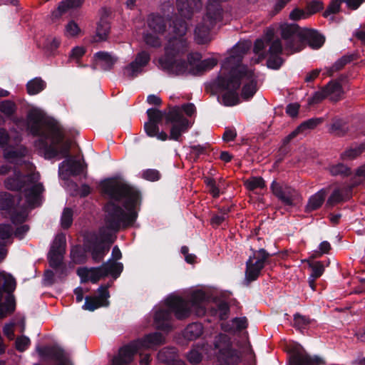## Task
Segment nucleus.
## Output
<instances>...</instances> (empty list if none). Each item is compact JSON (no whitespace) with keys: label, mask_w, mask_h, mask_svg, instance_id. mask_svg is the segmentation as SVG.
Masks as SVG:
<instances>
[{"label":"nucleus","mask_w":365,"mask_h":365,"mask_svg":"<svg viewBox=\"0 0 365 365\" xmlns=\"http://www.w3.org/2000/svg\"><path fill=\"white\" fill-rule=\"evenodd\" d=\"M178 13L173 15L174 8L169 2L161 7L162 14H150L146 19L148 30L143 38L146 45L160 48L163 44L162 36L169 24L172 35L165 46V53L157 61V66L169 74H179L186 70V64L177 58L180 53L187 51L188 43L185 38L187 24L185 19H190L193 14L202 8V0H176Z\"/></svg>","instance_id":"obj_1"},{"label":"nucleus","mask_w":365,"mask_h":365,"mask_svg":"<svg viewBox=\"0 0 365 365\" xmlns=\"http://www.w3.org/2000/svg\"><path fill=\"white\" fill-rule=\"evenodd\" d=\"M101 187L103 192L112 200L122 202L126 211L115 202H109L106 205L105 226L100 229L98 235L88 247L93 260L96 263L101 262L108 252L113 242L112 232L133 225L138 217L136 207L140 202L139 191L124 182L108 180L104 181Z\"/></svg>","instance_id":"obj_2"},{"label":"nucleus","mask_w":365,"mask_h":365,"mask_svg":"<svg viewBox=\"0 0 365 365\" xmlns=\"http://www.w3.org/2000/svg\"><path fill=\"white\" fill-rule=\"evenodd\" d=\"M28 126L34 135L38 136L34 142L35 148L46 159L56 157L67 158L58 165L59 173L78 175L84 170L80 160L69 156L71 142L65 140L66 132L55 119L45 116L38 109H31L27 115Z\"/></svg>","instance_id":"obj_3"},{"label":"nucleus","mask_w":365,"mask_h":365,"mask_svg":"<svg viewBox=\"0 0 365 365\" xmlns=\"http://www.w3.org/2000/svg\"><path fill=\"white\" fill-rule=\"evenodd\" d=\"M250 46V42H239L231 49L230 56L222 63L215 85L224 91L222 102L225 106H232L238 103L237 90L241 84H243L242 96L244 99L252 98L257 90V77L253 70L240 64Z\"/></svg>","instance_id":"obj_4"},{"label":"nucleus","mask_w":365,"mask_h":365,"mask_svg":"<svg viewBox=\"0 0 365 365\" xmlns=\"http://www.w3.org/2000/svg\"><path fill=\"white\" fill-rule=\"evenodd\" d=\"M205 294L203 292H193L189 301L179 297H170L165 303L168 309H160L155 314V324L158 329L169 331L172 328V312L178 319L187 318L193 311L197 316H202L205 313Z\"/></svg>","instance_id":"obj_5"},{"label":"nucleus","mask_w":365,"mask_h":365,"mask_svg":"<svg viewBox=\"0 0 365 365\" xmlns=\"http://www.w3.org/2000/svg\"><path fill=\"white\" fill-rule=\"evenodd\" d=\"M280 30L288 55L302 50L305 42L314 49L319 48L324 43V36L314 29L299 28L296 24H284Z\"/></svg>","instance_id":"obj_6"},{"label":"nucleus","mask_w":365,"mask_h":365,"mask_svg":"<svg viewBox=\"0 0 365 365\" xmlns=\"http://www.w3.org/2000/svg\"><path fill=\"white\" fill-rule=\"evenodd\" d=\"M164 342L165 337L160 333L149 334L121 347L113 358L112 365H130L136 353L139 352L141 354V351L154 349Z\"/></svg>","instance_id":"obj_7"},{"label":"nucleus","mask_w":365,"mask_h":365,"mask_svg":"<svg viewBox=\"0 0 365 365\" xmlns=\"http://www.w3.org/2000/svg\"><path fill=\"white\" fill-rule=\"evenodd\" d=\"M39 178L34 165L24 161V210L26 207L33 209L41 205L44 189Z\"/></svg>","instance_id":"obj_8"},{"label":"nucleus","mask_w":365,"mask_h":365,"mask_svg":"<svg viewBox=\"0 0 365 365\" xmlns=\"http://www.w3.org/2000/svg\"><path fill=\"white\" fill-rule=\"evenodd\" d=\"M182 111L187 115L192 116L195 113L196 108L193 103H187L182 105L181 108L175 107L168 112L166 120L172 124L170 133V140L180 141L181 135L192 126V123L182 115Z\"/></svg>","instance_id":"obj_9"},{"label":"nucleus","mask_w":365,"mask_h":365,"mask_svg":"<svg viewBox=\"0 0 365 365\" xmlns=\"http://www.w3.org/2000/svg\"><path fill=\"white\" fill-rule=\"evenodd\" d=\"M16 286V279L11 274L0 272V319L15 311L16 300L13 292Z\"/></svg>","instance_id":"obj_10"},{"label":"nucleus","mask_w":365,"mask_h":365,"mask_svg":"<svg viewBox=\"0 0 365 365\" xmlns=\"http://www.w3.org/2000/svg\"><path fill=\"white\" fill-rule=\"evenodd\" d=\"M21 200V196H18V201L16 202L12 194L8 192H0V210L10 215L11 222L16 226L14 236L19 240L23 239V207L19 205Z\"/></svg>","instance_id":"obj_11"},{"label":"nucleus","mask_w":365,"mask_h":365,"mask_svg":"<svg viewBox=\"0 0 365 365\" xmlns=\"http://www.w3.org/2000/svg\"><path fill=\"white\" fill-rule=\"evenodd\" d=\"M215 349L218 350L217 357L219 361L227 365H235L241 361V353L232 347L230 339L226 334H220L215 339Z\"/></svg>","instance_id":"obj_12"},{"label":"nucleus","mask_w":365,"mask_h":365,"mask_svg":"<svg viewBox=\"0 0 365 365\" xmlns=\"http://www.w3.org/2000/svg\"><path fill=\"white\" fill-rule=\"evenodd\" d=\"M270 190L284 205L294 207L302 201V196L299 192L283 182L273 180L270 185Z\"/></svg>","instance_id":"obj_13"},{"label":"nucleus","mask_w":365,"mask_h":365,"mask_svg":"<svg viewBox=\"0 0 365 365\" xmlns=\"http://www.w3.org/2000/svg\"><path fill=\"white\" fill-rule=\"evenodd\" d=\"M269 257V254L264 249L253 251L252 255L246 262L245 281L247 283L259 277Z\"/></svg>","instance_id":"obj_14"},{"label":"nucleus","mask_w":365,"mask_h":365,"mask_svg":"<svg viewBox=\"0 0 365 365\" xmlns=\"http://www.w3.org/2000/svg\"><path fill=\"white\" fill-rule=\"evenodd\" d=\"M181 54L178 55L177 58L186 64V70L182 74H184L189 69V72L193 75H201L211 70L217 64V60L215 58L201 60L202 56L199 53H190L187 56L188 62L186 63L180 58ZM178 75H181V73Z\"/></svg>","instance_id":"obj_15"},{"label":"nucleus","mask_w":365,"mask_h":365,"mask_svg":"<svg viewBox=\"0 0 365 365\" xmlns=\"http://www.w3.org/2000/svg\"><path fill=\"white\" fill-rule=\"evenodd\" d=\"M66 240L63 233L56 235L48 254L49 264L53 268L58 267L66 252Z\"/></svg>","instance_id":"obj_16"},{"label":"nucleus","mask_w":365,"mask_h":365,"mask_svg":"<svg viewBox=\"0 0 365 365\" xmlns=\"http://www.w3.org/2000/svg\"><path fill=\"white\" fill-rule=\"evenodd\" d=\"M150 54L146 51L138 53L135 60L124 68V74L129 78L135 77L150 61Z\"/></svg>","instance_id":"obj_17"},{"label":"nucleus","mask_w":365,"mask_h":365,"mask_svg":"<svg viewBox=\"0 0 365 365\" xmlns=\"http://www.w3.org/2000/svg\"><path fill=\"white\" fill-rule=\"evenodd\" d=\"M282 52L281 41L277 38L274 40L269 48V58L267 61V66L272 69H278L283 63L282 58L279 55Z\"/></svg>","instance_id":"obj_18"},{"label":"nucleus","mask_w":365,"mask_h":365,"mask_svg":"<svg viewBox=\"0 0 365 365\" xmlns=\"http://www.w3.org/2000/svg\"><path fill=\"white\" fill-rule=\"evenodd\" d=\"M324 361L318 356H310L303 351H296L289 357V365H322Z\"/></svg>","instance_id":"obj_19"},{"label":"nucleus","mask_w":365,"mask_h":365,"mask_svg":"<svg viewBox=\"0 0 365 365\" xmlns=\"http://www.w3.org/2000/svg\"><path fill=\"white\" fill-rule=\"evenodd\" d=\"M4 184L6 189L19 192V196H21L23 189V172L21 168H14L13 175L6 178Z\"/></svg>","instance_id":"obj_20"},{"label":"nucleus","mask_w":365,"mask_h":365,"mask_svg":"<svg viewBox=\"0 0 365 365\" xmlns=\"http://www.w3.org/2000/svg\"><path fill=\"white\" fill-rule=\"evenodd\" d=\"M105 267L103 264L98 267L86 268L82 267L77 269L78 276L83 280H90L93 283H96L101 278L106 277V272L104 270Z\"/></svg>","instance_id":"obj_21"},{"label":"nucleus","mask_w":365,"mask_h":365,"mask_svg":"<svg viewBox=\"0 0 365 365\" xmlns=\"http://www.w3.org/2000/svg\"><path fill=\"white\" fill-rule=\"evenodd\" d=\"M274 36V31L273 29H269L267 30L264 39H257L255 42L254 46V52L256 55H257V58L255 60L254 63H258L262 60H263L266 55L264 52V49L266 46V43L271 41Z\"/></svg>","instance_id":"obj_22"},{"label":"nucleus","mask_w":365,"mask_h":365,"mask_svg":"<svg viewBox=\"0 0 365 365\" xmlns=\"http://www.w3.org/2000/svg\"><path fill=\"white\" fill-rule=\"evenodd\" d=\"M3 157L14 168H21L23 165V150L21 149H14L5 147L3 149Z\"/></svg>","instance_id":"obj_23"},{"label":"nucleus","mask_w":365,"mask_h":365,"mask_svg":"<svg viewBox=\"0 0 365 365\" xmlns=\"http://www.w3.org/2000/svg\"><path fill=\"white\" fill-rule=\"evenodd\" d=\"M327 191L324 189H322L312 195L305 207V211L309 212L319 209L324 203Z\"/></svg>","instance_id":"obj_24"},{"label":"nucleus","mask_w":365,"mask_h":365,"mask_svg":"<svg viewBox=\"0 0 365 365\" xmlns=\"http://www.w3.org/2000/svg\"><path fill=\"white\" fill-rule=\"evenodd\" d=\"M95 60L97 63L105 71L111 69L116 61L109 53L105 51H99L94 55Z\"/></svg>","instance_id":"obj_25"},{"label":"nucleus","mask_w":365,"mask_h":365,"mask_svg":"<svg viewBox=\"0 0 365 365\" xmlns=\"http://www.w3.org/2000/svg\"><path fill=\"white\" fill-rule=\"evenodd\" d=\"M110 29L109 22L105 19H101L97 24L96 35L93 37V41H106L110 32Z\"/></svg>","instance_id":"obj_26"},{"label":"nucleus","mask_w":365,"mask_h":365,"mask_svg":"<svg viewBox=\"0 0 365 365\" xmlns=\"http://www.w3.org/2000/svg\"><path fill=\"white\" fill-rule=\"evenodd\" d=\"M83 1L84 0H63L59 4L57 10L55 11L53 14L56 17H58L70 9L80 7Z\"/></svg>","instance_id":"obj_27"},{"label":"nucleus","mask_w":365,"mask_h":365,"mask_svg":"<svg viewBox=\"0 0 365 365\" xmlns=\"http://www.w3.org/2000/svg\"><path fill=\"white\" fill-rule=\"evenodd\" d=\"M144 129L146 134L151 138L155 137L157 139L165 141L170 139L168 134L164 131H159L158 124L152 122H147L144 125Z\"/></svg>","instance_id":"obj_28"},{"label":"nucleus","mask_w":365,"mask_h":365,"mask_svg":"<svg viewBox=\"0 0 365 365\" xmlns=\"http://www.w3.org/2000/svg\"><path fill=\"white\" fill-rule=\"evenodd\" d=\"M46 87V83L39 77H36L26 83V91L29 95H37Z\"/></svg>","instance_id":"obj_29"},{"label":"nucleus","mask_w":365,"mask_h":365,"mask_svg":"<svg viewBox=\"0 0 365 365\" xmlns=\"http://www.w3.org/2000/svg\"><path fill=\"white\" fill-rule=\"evenodd\" d=\"M327 96L333 101H338L342 96L343 91L341 86L338 82L331 81L324 87Z\"/></svg>","instance_id":"obj_30"},{"label":"nucleus","mask_w":365,"mask_h":365,"mask_svg":"<svg viewBox=\"0 0 365 365\" xmlns=\"http://www.w3.org/2000/svg\"><path fill=\"white\" fill-rule=\"evenodd\" d=\"M365 151V143L351 145L344 150L341 155V158L345 160H353Z\"/></svg>","instance_id":"obj_31"},{"label":"nucleus","mask_w":365,"mask_h":365,"mask_svg":"<svg viewBox=\"0 0 365 365\" xmlns=\"http://www.w3.org/2000/svg\"><path fill=\"white\" fill-rule=\"evenodd\" d=\"M203 327L200 323H192L185 329L183 335L187 340H194L202 334Z\"/></svg>","instance_id":"obj_32"},{"label":"nucleus","mask_w":365,"mask_h":365,"mask_svg":"<svg viewBox=\"0 0 365 365\" xmlns=\"http://www.w3.org/2000/svg\"><path fill=\"white\" fill-rule=\"evenodd\" d=\"M348 190L346 189H335L328 198L327 204L329 206H334L349 198Z\"/></svg>","instance_id":"obj_33"},{"label":"nucleus","mask_w":365,"mask_h":365,"mask_svg":"<svg viewBox=\"0 0 365 365\" xmlns=\"http://www.w3.org/2000/svg\"><path fill=\"white\" fill-rule=\"evenodd\" d=\"M103 266L105 267L104 270L106 272V276L110 274L114 278H117L120 275L123 268L122 263L111 260H108V262L103 263Z\"/></svg>","instance_id":"obj_34"},{"label":"nucleus","mask_w":365,"mask_h":365,"mask_svg":"<svg viewBox=\"0 0 365 365\" xmlns=\"http://www.w3.org/2000/svg\"><path fill=\"white\" fill-rule=\"evenodd\" d=\"M328 170L333 176L346 177L351 173L350 168L342 163L329 165Z\"/></svg>","instance_id":"obj_35"},{"label":"nucleus","mask_w":365,"mask_h":365,"mask_svg":"<svg viewBox=\"0 0 365 365\" xmlns=\"http://www.w3.org/2000/svg\"><path fill=\"white\" fill-rule=\"evenodd\" d=\"M353 60L352 56H344L339 60H337L332 66L327 69V73L328 76H332L334 72L340 71L344 68L345 65L351 62Z\"/></svg>","instance_id":"obj_36"},{"label":"nucleus","mask_w":365,"mask_h":365,"mask_svg":"<svg viewBox=\"0 0 365 365\" xmlns=\"http://www.w3.org/2000/svg\"><path fill=\"white\" fill-rule=\"evenodd\" d=\"M330 132L339 136H342L348 132L346 123L340 119L334 120L330 127Z\"/></svg>","instance_id":"obj_37"},{"label":"nucleus","mask_w":365,"mask_h":365,"mask_svg":"<svg viewBox=\"0 0 365 365\" xmlns=\"http://www.w3.org/2000/svg\"><path fill=\"white\" fill-rule=\"evenodd\" d=\"M312 320L304 315H302L300 314H295L294 315V327L302 331L304 329H306L308 328L309 324H311Z\"/></svg>","instance_id":"obj_38"},{"label":"nucleus","mask_w":365,"mask_h":365,"mask_svg":"<svg viewBox=\"0 0 365 365\" xmlns=\"http://www.w3.org/2000/svg\"><path fill=\"white\" fill-rule=\"evenodd\" d=\"M176 351L175 348H164L158 354L159 361L164 363H170L175 359Z\"/></svg>","instance_id":"obj_39"},{"label":"nucleus","mask_w":365,"mask_h":365,"mask_svg":"<svg viewBox=\"0 0 365 365\" xmlns=\"http://www.w3.org/2000/svg\"><path fill=\"white\" fill-rule=\"evenodd\" d=\"M245 187L250 190L265 187V181L262 177H251L245 182Z\"/></svg>","instance_id":"obj_40"},{"label":"nucleus","mask_w":365,"mask_h":365,"mask_svg":"<svg viewBox=\"0 0 365 365\" xmlns=\"http://www.w3.org/2000/svg\"><path fill=\"white\" fill-rule=\"evenodd\" d=\"M323 122V118H317L309 119L301 123L297 128L300 133L307 130L313 129Z\"/></svg>","instance_id":"obj_41"},{"label":"nucleus","mask_w":365,"mask_h":365,"mask_svg":"<svg viewBox=\"0 0 365 365\" xmlns=\"http://www.w3.org/2000/svg\"><path fill=\"white\" fill-rule=\"evenodd\" d=\"M71 257L76 264H82L86 261V255L80 247H73L71 251Z\"/></svg>","instance_id":"obj_42"},{"label":"nucleus","mask_w":365,"mask_h":365,"mask_svg":"<svg viewBox=\"0 0 365 365\" xmlns=\"http://www.w3.org/2000/svg\"><path fill=\"white\" fill-rule=\"evenodd\" d=\"M102 302L97 297H86L85 303L83 306V308L86 310L88 311H94L103 306Z\"/></svg>","instance_id":"obj_43"},{"label":"nucleus","mask_w":365,"mask_h":365,"mask_svg":"<svg viewBox=\"0 0 365 365\" xmlns=\"http://www.w3.org/2000/svg\"><path fill=\"white\" fill-rule=\"evenodd\" d=\"M0 111L8 117L11 116L16 111V105L11 101L0 102Z\"/></svg>","instance_id":"obj_44"},{"label":"nucleus","mask_w":365,"mask_h":365,"mask_svg":"<svg viewBox=\"0 0 365 365\" xmlns=\"http://www.w3.org/2000/svg\"><path fill=\"white\" fill-rule=\"evenodd\" d=\"M73 222V211L70 208H65L63 211L61 224L63 228H68Z\"/></svg>","instance_id":"obj_45"},{"label":"nucleus","mask_w":365,"mask_h":365,"mask_svg":"<svg viewBox=\"0 0 365 365\" xmlns=\"http://www.w3.org/2000/svg\"><path fill=\"white\" fill-rule=\"evenodd\" d=\"M81 32L78 25L74 21H70L65 27V35L68 37L78 36Z\"/></svg>","instance_id":"obj_46"},{"label":"nucleus","mask_w":365,"mask_h":365,"mask_svg":"<svg viewBox=\"0 0 365 365\" xmlns=\"http://www.w3.org/2000/svg\"><path fill=\"white\" fill-rule=\"evenodd\" d=\"M141 176L143 179L149 181H157L158 180L161 175L158 170L155 169H147L143 170Z\"/></svg>","instance_id":"obj_47"},{"label":"nucleus","mask_w":365,"mask_h":365,"mask_svg":"<svg viewBox=\"0 0 365 365\" xmlns=\"http://www.w3.org/2000/svg\"><path fill=\"white\" fill-rule=\"evenodd\" d=\"M147 114L149 118L148 122H152L153 123L158 124L163 118V113L156 108L148 109L147 110Z\"/></svg>","instance_id":"obj_48"},{"label":"nucleus","mask_w":365,"mask_h":365,"mask_svg":"<svg viewBox=\"0 0 365 365\" xmlns=\"http://www.w3.org/2000/svg\"><path fill=\"white\" fill-rule=\"evenodd\" d=\"M86 53V49L83 46H76L74 47L70 54H69V60L76 61L78 63L79 60L84 56Z\"/></svg>","instance_id":"obj_49"},{"label":"nucleus","mask_w":365,"mask_h":365,"mask_svg":"<svg viewBox=\"0 0 365 365\" xmlns=\"http://www.w3.org/2000/svg\"><path fill=\"white\" fill-rule=\"evenodd\" d=\"M187 359L190 364H197L202 361V353L195 348L192 349L187 353Z\"/></svg>","instance_id":"obj_50"},{"label":"nucleus","mask_w":365,"mask_h":365,"mask_svg":"<svg viewBox=\"0 0 365 365\" xmlns=\"http://www.w3.org/2000/svg\"><path fill=\"white\" fill-rule=\"evenodd\" d=\"M324 8L323 3L320 0H314L310 1L307 6V11L309 16L322 10Z\"/></svg>","instance_id":"obj_51"},{"label":"nucleus","mask_w":365,"mask_h":365,"mask_svg":"<svg viewBox=\"0 0 365 365\" xmlns=\"http://www.w3.org/2000/svg\"><path fill=\"white\" fill-rule=\"evenodd\" d=\"M60 43L61 41L59 38L49 36L45 39L43 46L49 51H53L59 46Z\"/></svg>","instance_id":"obj_52"},{"label":"nucleus","mask_w":365,"mask_h":365,"mask_svg":"<svg viewBox=\"0 0 365 365\" xmlns=\"http://www.w3.org/2000/svg\"><path fill=\"white\" fill-rule=\"evenodd\" d=\"M312 269L311 277L314 279L319 277L324 272V268L320 262H314L309 264Z\"/></svg>","instance_id":"obj_53"},{"label":"nucleus","mask_w":365,"mask_h":365,"mask_svg":"<svg viewBox=\"0 0 365 365\" xmlns=\"http://www.w3.org/2000/svg\"><path fill=\"white\" fill-rule=\"evenodd\" d=\"M310 16L307 11H304L300 9H294L289 14V18L294 21H298L300 19H305L309 18Z\"/></svg>","instance_id":"obj_54"},{"label":"nucleus","mask_w":365,"mask_h":365,"mask_svg":"<svg viewBox=\"0 0 365 365\" xmlns=\"http://www.w3.org/2000/svg\"><path fill=\"white\" fill-rule=\"evenodd\" d=\"M13 227L9 224H0V239H9L13 234Z\"/></svg>","instance_id":"obj_55"},{"label":"nucleus","mask_w":365,"mask_h":365,"mask_svg":"<svg viewBox=\"0 0 365 365\" xmlns=\"http://www.w3.org/2000/svg\"><path fill=\"white\" fill-rule=\"evenodd\" d=\"M327 93L324 88L322 90L314 93V94L308 101L309 104H316L321 102L323 99L327 98Z\"/></svg>","instance_id":"obj_56"},{"label":"nucleus","mask_w":365,"mask_h":365,"mask_svg":"<svg viewBox=\"0 0 365 365\" xmlns=\"http://www.w3.org/2000/svg\"><path fill=\"white\" fill-rule=\"evenodd\" d=\"M205 183L209 187V192L213 197H218L220 195V189L216 185L215 181L213 179L207 178L205 180Z\"/></svg>","instance_id":"obj_57"},{"label":"nucleus","mask_w":365,"mask_h":365,"mask_svg":"<svg viewBox=\"0 0 365 365\" xmlns=\"http://www.w3.org/2000/svg\"><path fill=\"white\" fill-rule=\"evenodd\" d=\"M10 140V135L4 128H0V148L4 149L8 145Z\"/></svg>","instance_id":"obj_58"},{"label":"nucleus","mask_w":365,"mask_h":365,"mask_svg":"<svg viewBox=\"0 0 365 365\" xmlns=\"http://www.w3.org/2000/svg\"><path fill=\"white\" fill-rule=\"evenodd\" d=\"M229 211V208H224L221 215H217L212 218V223L216 225H221L226 220Z\"/></svg>","instance_id":"obj_59"},{"label":"nucleus","mask_w":365,"mask_h":365,"mask_svg":"<svg viewBox=\"0 0 365 365\" xmlns=\"http://www.w3.org/2000/svg\"><path fill=\"white\" fill-rule=\"evenodd\" d=\"M190 153L194 155L196 158L199 157L205 153L206 147L204 145H197L190 146Z\"/></svg>","instance_id":"obj_60"},{"label":"nucleus","mask_w":365,"mask_h":365,"mask_svg":"<svg viewBox=\"0 0 365 365\" xmlns=\"http://www.w3.org/2000/svg\"><path fill=\"white\" fill-rule=\"evenodd\" d=\"M342 0H333L329 7L327 8V10L326 12L329 14H336L337 13L341 6V3Z\"/></svg>","instance_id":"obj_61"},{"label":"nucleus","mask_w":365,"mask_h":365,"mask_svg":"<svg viewBox=\"0 0 365 365\" xmlns=\"http://www.w3.org/2000/svg\"><path fill=\"white\" fill-rule=\"evenodd\" d=\"M342 1L346 4L349 9L356 10L365 1V0H342Z\"/></svg>","instance_id":"obj_62"},{"label":"nucleus","mask_w":365,"mask_h":365,"mask_svg":"<svg viewBox=\"0 0 365 365\" xmlns=\"http://www.w3.org/2000/svg\"><path fill=\"white\" fill-rule=\"evenodd\" d=\"M237 136V133L235 129L227 128L222 135L225 141L229 142L233 140Z\"/></svg>","instance_id":"obj_63"},{"label":"nucleus","mask_w":365,"mask_h":365,"mask_svg":"<svg viewBox=\"0 0 365 365\" xmlns=\"http://www.w3.org/2000/svg\"><path fill=\"white\" fill-rule=\"evenodd\" d=\"M233 324L239 330L245 329L247 326V320L245 317L235 318L233 319Z\"/></svg>","instance_id":"obj_64"}]
</instances>
